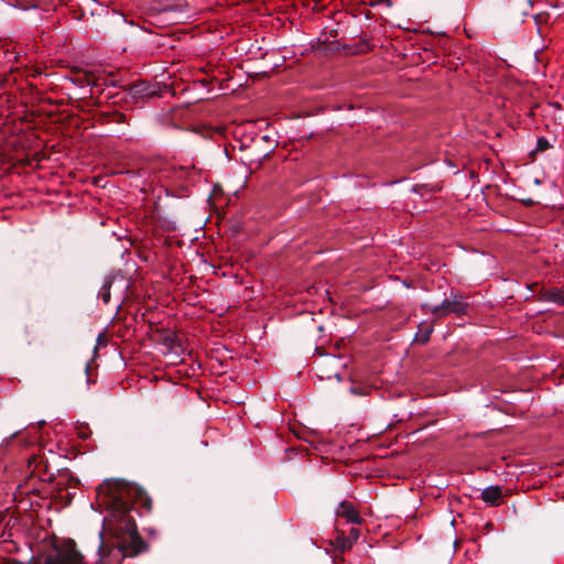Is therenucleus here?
I'll return each mask as SVG.
<instances>
[{"label":"nucleus","instance_id":"obj_1","mask_svg":"<svg viewBox=\"0 0 564 564\" xmlns=\"http://www.w3.org/2000/svg\"><path fill=\"white\" fill-rule=\"evenodd\" d=\"M97 503L108 513L98 534L97 564H120L124 557L144 552L148 544L138 532L137 508L152 510V500L139 486L123 480H105L97 487Z\"/></svg>","mask_w":564,"mask_h":564},{"label":"nucleus","instance_id":"obj_2","mask_svg":"<svg viewBox=\"0 0 564 564\" xmlns=\"http://www.w3.org/2000/svg\"><path fill=\"white\" fill-rule=\"evenodd\" d=\"M101 89L100 91L97 90L96 97H90L88 100L90 106H102L105 104L122 105L127 102L129 97L138 102L159 95L156 85H151L145 80L134 82L120 90L113 84L110 88Z\"/></svg>","mask_w":564,"mask_h":564},{"label":"nucleus","instance_id":"obj_3","mask_svg":"<svg viewBox=\"0 0 564 564\" xmlns=\"http://www.w3.org/2000/svg\"><path fill=\"white\" fill-rule=\"evenodd\" d=\"M2 564H23L15 558H4ZM43 564H85L84 555L77 551L76 543L72 539L55 541L53 551L47 554Z\"/></svg>","mask_w":564,"mask_h":564},{"label":"nucleus","instance_id":"obj_4","mask_svg":"<svg viewBox=\"0 0 564 564\" xmlns=\"http://www.w3.org/2000/svg\"><path fill=\"white\" fill-rule=\"evenodd\" d=\"M73 83L84 87H89L88 95H83L76 98L69 97L68 105L73 108L84 111V112H90L95 106H90V102L88 100L90 97H96L98 94L97 90H102L101 88H110L111 85H106L105 83H99V80L95 77L91 73H79L73 78Z\"/></svg>","mask_w":564,"mask_h":564},{"label":"nucleus","instance_id":"obj_5","mask_svg":"<svg viewBox=\"0 0 564 564\" xmlns=\"http://www.w3.org/2000/svg\"><path fill=\"white\" fill-rule=\"evenodd\" d=\"M470 305L465 301V296L460 293H451V297L445 299L440 305L431 306L430 304H422L421 310L424 313H431L436 318H443L449 314L463 316L468 314Z\"/></svg>","mask_w":564,"mask_h":564},{"label":"nucleus","instance_id":"obj_6","mask_svg":"<svg viewBox=\"0 0 564 564\" xmlns=\"http://www.w3.org/2000/svg\"><path fill=\"white\" fill-rule=\"evenodd\" d=\"M118 107H121V105L105 104L102 106H95L90 112H93L95 122L104 126L113 123V117Z\"/></svg>","mask_w":564,"mask_h":564},{"label":"nucleus","instance_id":"obj_7","mask_svg":"<svg viewBox=\"0 0 564 564\" xmlns=\"http://www.w3.org/2000/svg\"><path fill=\"white\" fill-rule=\"evenodd\" d=\"M78 482L79 481L73 477H68L67 479L61 478L53 488L54 498L65 505H69L73 500V495L67 491V487H76Z\"/></svg>","mask_w":564,"mask_h":564},{"label":"nucleus","instance_id":"obj_8","mask_svg":"<svg viewBox=\"0 0 564 564\" xmlns=\"http://www.w3.org/2000/svg\"><path fill=\"white\" fill-rule=\"evenodd\" d=\"M336 516L345 519L349 523L361 524L364 522L358 509L352 502L347 500H344L338 505Z\"/></svg>","mask_w":564,"mask_h":564},{"label":"nucleus","instance_id":"obj_9","mask_svg":"<svg viewBox=\"0 0 564 564\" xmlns=\"http://www.w3.org/2000/svg\"><path fill=\"white\" fill-rule=\"evenodd\" d=\"M186 4L182 2H173L171 0H152L149 6V12L152 15L166 12H182Z\"/></svg>","mask_w":564,"mask_h":564},{"label":"nucleus","instance_id":"obj_10","mask_svg":"<svg viewBox=\"0 0 564 564\" xmlns=\"http://www.w3.org/2000/svg\"><path fill=\"white\" fill-rule=\"evenodd\" d=\"M18 53L15 52V47L11 43L0 42V66L6 67L10 66V70H12V65L18 62Z\"/></svg>","mask_w":564,"mask_h":564},{"label":"nucleus","instance_id":"obj_11","mask_svg":"<svg viewBox=\"0 0 564 564\" xmlns=\"http://www.w3.org/2000/svg\"><path fill=\"white\" fill-rule=\"evenodd\" d=\"M324 365L333 368L330 371L325 372V377L328 379L334 377L338 380H340L339 369H344L347 366L346 362L343 361V358L340 356H335V355L328 356L324 360Z\"/></svg>","mask_w":564,"mask_h":564},{"label":"nucleus","instance_id":"obj_12","mask_svg":"<svg viewBox=\"0 0 564 564\" xmlns=\"http://www.w3.org/2000/svg\"><path fill=\"white\" fill-rule=\"evenodd\" d=\"M540 299L546 302L564 305V288L552 286L542 289L540 292Z\"/></svg>","mask_w":564,"mask_h":564},{"label":"nucleus","instance_id":"obj_13","mask_svg":"<svg viewBox=\"0 0 564 564\" xmlns=\"http://www.w3.org/2000/svg\"><path fill=\"white\" fill-rule=\"evenodd\" d=\"M481 499L490 506H499L502 499V488L500 486H490L481 491Z\"/></svg>","mask_w":564,"mask_h":564},{"label":"nucleus","instance_id":"obj_14","mask_svg":"<svg viewBox=\"0 0 564 564\" xmlns=\"http://www.w3.org/2000/svg\"><path fill=\"white\" fill-rule=\"evenodd\" d=\"M169 173V177L175 178L178 181H186L188 180L192 174L195 173V166L194 165H180V166H172L171 169L166 170Z\"/></svg>","mask_w":564,"mask_h":564},{"label":"nucleus","instance_id":"obj_15","mask_svg":"<svg viewBox=\"0 0 564 564\" xmlns=\"http://www.w3.org/2000/svg\"><path fill=\"white\" fill-rule=\"evenodd\" d=\"M434 332V324L433 323H421L417 327V332L414 337V341L419 344H426L429 343L431 335Z\"/></svg>","mask_w":564,"mask_h":564},{"label":"nucleus","instance_id":"obj_16","mask_svg":"<svg viewBox=\"0 0 564 564\" xmlns=\"http://www.w3.org/2000/svg\"><path fill=\"white\" fill-rule=\"evenodd\" d=\"M330 544L338 551L340 554H344L346 551L352 547L350 541L346 536L344 531L337 530V536L334 541H330Z\"/></svg>","mask_w":564,"mask_h":564},{"label":"nucleus","instance_id":"obj_17","mask_svg":"<svg viewBox=\"0 0 564 564\" xmlns=\"http://www.w3.org/2000/svg\"><path fill=\"white\" fill-rule=\"evenodd\" d=\"M113 283V279L111 276H107L105 282L98 293V296L102 300L105 304H108L110 301V289Z\"/></svg>","mask_w":564,"mask_h":564},{"label":"nucleus","instance_id":"obj_18","mask_svg":"<svg viewBox=\"0 0 564 564\" xmlns=\"http://www.w3.org/2000/svg\"><path fill=\"white\" fill-rule=\"evenodd\" d=\"M33 473H36L42 480H47L50 482L54 480L53 474H50L47 479L43 478L44 475L48 474L47 464L44 463L43 459H40V462L36 463Z\"/></svg>","mask_w":564,"mask_h":564},{"label":"nucleus","instance_id":"obj_19","mask_svg":"<svg viewBox=\"0 0 564 564\" xmlns=\"http://www.w3.org/2000/svg\"><path fill=\"white\" fill-rule=\"evenodd\" d=\"M551 144L549 140L544 137H540L536 141L535 149L530 153L531 158H534L536 153L544 152L545 150L550 149Z\"/></svg>","mask_w":564,"mask_h":564},{"label":"nucleus","instance_id":"obj_20","mask_svg":"<svg viewBox=\"0 0 564 564\" xmlns=\"http://www.w3.org/2000/svg\"><path fill=\"white\" fill-rule=\"evenodd\" d=\"M8 2L13 7H19L22 9H28L29 7H32V0H8Z\"/></svg>","mask_w":564,"mask_h":564},{"label":"nucleus","instance_id":"obj_21","mask_svg":"<svg viewBox=\"0 0 564 564\" xmlns=\"http://www.w3.org/2000/svg\"><path fill=\"white\" fill-rule=\"evenodd\" d=\"M91 432L89 431V427L88 425H80L79 427H77V435L80 440H87L89 438Z\"/></svg>","mask_w":564,"mask_h":564},{"label":"nucleus","instance_id":"obj_22","mask_svg":"<svg viewBox=\"0 0 564 564\" xmlns=\"http://www.w3.org/2000/svg\"><path fill=\"white\" fill-rule=\"evenodd\" d=\"M120 108H121V107H118V108H117V111H116L115 117H113V118H115V119H113V123H128L129 121H128V119H127V116H126V113H124V112H122V111L120 110Z\"/></svg>","mask_w":564,"mask_h":564},{"label":"nucleus","instance_id":"obj_23","mask_svg":"<svg viewBox=\"0 0 564 564\" xmlns=\"http://www.w3.org/2000/svg\"><path fill=\"white\" fill-rule=\"evenodd\" d=\"M346 536L348 538V540L350 541L351 545H354V543L359 539L360 536V530L357 529V528H351L348 532V534H346Z\"/></svg>","mask_w":564,"mask_h":564},{"label":"nucleus","instance_id":"obj_24","mask_svg":"<svg viewBox=\"0 0 564 564\" xmlns=\"http://www.w3.org/2000/svg\"><path fill=\"white\" fill-rule=\"evenodd\" d=\"M549 14L547 13H539L534 15V20L536 24H541L546 21Z\"/></svg>","mask_w":564,"mask_h":564},{"label":"nucleus","instance_id":"obj_25","mask_svg":"<svg viewBox=\"0 0 564 564\" xmlns=\"http://www.w3.org/2000/svg\"><path fill=\"white\" fill-rule=\"evenodd\" d=\"M378 3H386L388 7L392 6V0H377Z\"/></svg>","mask_w":564,"mask_h":564},{"label":"nucleus","instance_id":"obj_26","mask_svg":"<svg viewBox=\"0 0 564 564\" xmlns=\"http://www.w3.org/2000/svg\"><path fill=\"white\" fill-rule=\"evenodd\" d=\"M322 350H323V347H316V352L317 354L323 355Z\"/></svg>","mask_w":564,"mask_h":564},{"label":"nucleus","instance_id":"obj_27","mask_svg":"<svg viewBox=\"0 0 564 564\" xmlns=\"http://www.w3.org/2000/svg\"><path fill=\"white\" fill-rule=\"evenodd\" d=\"M334 563H335V564H340V561H338V557H337V556H336V557H334Z\"/></svg>","mask_w":564,"mask_h":564},{"label":"nucleus","instance_id":"obj_28","mask_svg":"<svg viewBox=\"0 0 564 564\" xmlns=\"http://www.w3.org/2000/svg\"><path fill=\"white\" fill-rule=\"evenodd\" d=\"M337 557H338V561L344 562V557L343 556H337Z\"/></svg>","mask_w":564,"mask_h":564}]
</instances>
